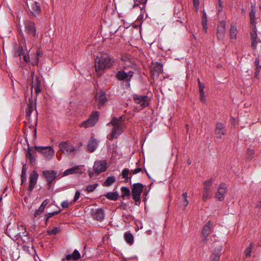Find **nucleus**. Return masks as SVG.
I'll return each mask as SVG.
<instances>
[{"instance_id":"4","label":"nucleus","mask_w":261,"mask_h":261,"mask_svg":"<svg viewBox=\"0 0 261 261\" xmlns=\"http://www.w3.org/2000/svg\"><path fill=\"white\" fill-rule=\"evenodd\" d=\"M213 227V223L210 221H208L203 226L202 230V238L200 242L202 246H204L207 243L208 237L212 232Z\"/></svg>"},{"instance_id":"25","label":"nucleus","mask_w":261,"mask_h":261,"mask_svg":"<svg viewBox=\"0 0 261 261\" xmlns=\"http://www.w3.org/2000/svg\"><path fill=\"white\" fill-rule=\"evenodd\" d=\"M105 211L102 208H97L93 212V216L95 220L102 221L105 218Z\"/></svg>"},{"instance_id":"13","label":"nucleus","mask_w":261,"mask_h":261,"mask_svg":"<svg viewBox=\"0 0 261 261\" xmlns=\"http://www.w3.org/2000/svg\"><path fill=\"white\" fill-rule=\"evenodd\" d=\"M38 178V174L34 170L29 175V185L28 187V190L29 192H31L34 188Z\"/></svg>"},{"instance_id":"39","label":"nucleus","mask_w":261,"mask_h":261,"mask_svg":"<svg viewBox=\"0 0 261 261\" xmlns=\"http://www.w3.org/2000/svg\"><path fill=\"white\" fill-rule=\"evenodd\" d=\"M221 250H219V252L215 253H213L211 256V261H219L220 256Z\"/></svg>"},{"instance_id":"43","label":"nucleus","mask_w":261,"mask_h":261,"mask_svg":"<svg viewBox=\"0 0 261 261\" xmlns=\"http://www.w3.org/2000/svg\"><path fill=\"white\" fill-rule=\"evenodd\" d=\"M72 254V256H73V260H76L81 257V254L80 252L76 249H75Z\"/></svg>"},{"instance_id":"62","label":"nucleus","mask_w":261,"mask_h":261,"mask_svg":"<svg viewBox=\"0 0 261 261\" xmlns=\"http://www.w3.org/2000/svg\"><path fill=\"white\" fill-rule=\"evenodd\" d=\"M254 64H255L256 66H258V65H259V60L258 58H256L255 60V61H254Z\"/></svg>"},{"instance_id":"14","label":"nucleus","mask_w":261,"mask_h":261,"mask_svg":"<svg viewBox=\"0 0 261 261\" xmlns=\"http://www.w3.org/2000/svg\"><path fill=\"white\" fill-rule=\"evenodd\" d=\"M93 169L94 172L97 174L105 171L107 169L106 161L105 160L95 161L93 166Z\"/></svg>"},{"instance_id":"17","label":"nucleus","mask_w":261,"mask_h":261,"mask_svg":"<svg viewBox=\"0 0 261 261\" xmlns=\"http://www.w3.org/2000/svg\"><path fill=\"white\" fill-rule=\"evenodd\" d=\"M31 13L35 16L39 15L41 12L40 5L38 2H32L29 6Z\"/></svg>"},{"instance_id":"36","label":"nucleus","mask_w":261,"mask_h":261,"mask_svg":"<svg viewBox=\"0 0 261 261\" xmlns=\"http://www.w3.org/2000/svg\"><path fill=\"white\" fill-rule=\"evenodd\" d=\"M129 172V170L127 168H125L122 172V176L123 178H125V182H127L128 179L130 180L132 177L128 178V175Z\"/></svg>"},{"instance_id":"52","label":"nucleus","mask_w":261,"mask_h":261,"mask_svg":"<svg viewBox=\"0 0 261 261\" xmlns=\"http://www.w3.org/2000/svg\"><path fill=\"white\" fill-rule=\"evenodd\" d=\"M23 56V60L26 62V63H28L30 62V58H29V56L23 54V55H22Z\"/></svg>"},{"instance_id":"45","label":"nucleus","mask_w":261,"mask_h":261,"mask_svg":"<svg viewBox=\"0 0 261 261\" xmlns=\"http://www.w3.org/2000/svg\"><path fill=\"white\" fill-rule=\"evenodd\" d=\"M80 192L79 191H76L75 192V195H74V199L73 200V201L72 202H71L70 204H73L74 203H75V201H76L79 197H80Z\"/></svg>"},{"instance_id":"19","label":"nucleus","mask_w":261,"mask_h":261,"mask_svg":"<svg viewBox=\"0 0 261 261\" xmlns=\"http://www.w3.org/2000/svg\"><path fill=\"white\" fill-rule=\"evenodd\" d=\"M95 100L97 102L98 108L100 109L107 101L105 92L100 91L95 95Z\"/></svg>"},{"instance_id":"35","label":"nucleus","mask_w":261,"mask_h":261,"mask_svg":"<svg viewBox=\"0 0 261 261\" xmlns=\"http://www.w3.org/2000/svg\"><path fill=\"white\" fill-rule=\"evenodd\" d=\"M14 230V229L11 230L10 229L9 230V233H12V235H13L14 237L19 236L20 238H21L22 239V237H24V238H26L27 239H29V238L27 236V232L25 230L24 232H23L22 234L20 232H17V233H14L13 231Z\"/></svg>"},{"instance_id":"44","label":"nucleus","mask_w":261,"mask_h":261,"mask_svg":"<svg viewBox=\"0 0 261 261\" xmlns=\"http://www.w3.org/2000/svg\"><path fill=\"white\" fill-rule=\"evenodd\" d=\"M97 186H98V184H93V185H89L88 186H87V187L86 188V190L88 192H92L96 189V188L97 187Z\"/></svg>"},{"instance_id":"7","label":"nucleus","mask_w":261,"mask_h":261,"mask_svg":"<svg viewBox=\"0 0 261 261\" xmlns=\"http://www.w3.org/2000/svg\"><path fill=\"white\" fill-rule=\"evenodd\" d=\"M133 100L135 103L140 107L144 108L149 105V97L146 95H140L134 94L133 95Z\"/></svg>"},{"instance_id":"3","label":"nucleus","mask_w":261,"mask_h":261,"mask_svg":"<svg viewBox=\"0 0 261 261\" xmlns=\"http://www.w3.org/2000/svg\"><path fill=\"white\" fill-rule=\"evenodd\" d=\"M99 119V113L97 111L93 112L89 118L79 124L80 127L85 128L90 127L95 125Z\"/></svg>"},{"instance_id":"60","label":"nucleus","mask_w":261,"mask_h":261,"mask_svg":"<svg viewBox=\"0 0 261 261\" xmlns=\"http://www.w3.org/2000/svg\"><path fill=\"white\" fill-rule=\"evenodd\" d=\"M21 173H27V168H26L25 165H23L22 168Z\"/></svg>"},{"instance_id":"22","label":"nucleus","mask_w":261,"mask_h":261,"mask_svg":"<svg viewBox=\"0 0 261 261\" xmlns=\"http://www.w3.org/2000/svg\"><path fill=\"white\" fill-rule=\"evenodd\" d=\"M83 173L81 166H75L71 168L66 170L63 172V176H67L73 174H81Z\"/></svg>"},{"instance_id":"31","label":"nucleus","mask_w":261,"mask_h":261,"mask_svg":"<svg viewBox=\"0 0 261 261\" xmlns=\"http://www.w3.org/2000/svg\"><path fill=\"white\" fill-rule=\"evenodd\" d=\"M124 239L125 241L130 245L132 244L134 242V237L133 234L129 232L125 233Z\"/></svg>"},{"instance_id":"54","label":"nucleus","mask_w":261,"mask_h":261,"mask_svg":"<svg viewBox=\"0 0 261 261\" xmlns=\"http://www.w3.org/2000/svg\"><path fill=\"white\" fill-rule=\"evenodd\" d=\"M261 66L260 65L256 66V71L255 72V75L256 77L260 72Z\"/></svg>"},{"instance_id":"16","label":"nucleus","mask_w":261,"mask_h":261,"mask_svg":"<svg viewBox=\"0 0 261 261\" xmlns=\"http://www.w3.org/2000/svg\"><path fill=\"white\" fill-rule=\"evenodd\" d=\"M253 27H252V25H250V39L251 40V46L253 49H255L257 43V34L256 25H253Z\"/></svg>"},{"instance_id":"15","label":"nucleus","mask_w":261,"mask_h":261,"mask_svg":"<svg viewBox=\"0 0 261 261\" xmlns=\"http://www.w3.org/2000/svg\"><path fill=\"white\" fill-rule=\"evenodd\" d=\"M25 32L30 36L35 37L36 35V28L34 22L26 20L24 22Z\"/></svg>"},{"instance_id":"58","label":"nucleus","mask_w":261,"mask_h":261,"mask_svg":"<svg viewBox=\"0 0 261 261\" xmlns=\"http://www.w3.org/2000/svg\"><path fill=\"white\" fill-rule=\"evenodd\" d=\"M42 213H43L42 211H39V210L38 209L37 210L35 214H34V217H37L39 215H40Z\"/></svg>"},{"instance_id":"40","label":"nucleus","mask_w":261,"mask_h":261,"mask_svg":"<svg viewBox=\"0 0 261 261\" xmlns=\"http://www.w3.org/2000/svg\"><path fill=\"white\" fill-rule=\"evenodd\" d=\"M24 54V50L22 46H19L15 52V56L17 57H20Z\"/></svg>"},{"instance_id":"42","label":"nucleus","mask_w":261,"mask_h":261,"mask_svg":"<svg viewBox=\"0 0 261 261\" xmlns=\"http://www.w3.org/2000/svg\"><path fill=\"white\" fill-rule=\"evenodd\" d=\"M134 4L133 5V7L136 6H139V5L142 4L144 5L146 4L147 0H134Z\"/></svg>"},{"instance_id":"32","label":"nucleus","mask_w":261,"mask_h":261,"mask_svg":"<svg viewBox=\"0 0 261 261\" xmlns=\"http://www.w3.org/2000/svg\"><path fill=\"white\" fill-rule=\"evenodd\" d=\"M121 197L124 199L125 197H129L130 195V192L129 188L126 187L121 188Z\"/></svg>"},{"instance_id":"1","label":"nucleus","mask_w":261,"mask_h":261,"mask_svg":"<svg viewBox=\"0 0 261 261\" xmlns=\"http://www.w3.org/2000/svg\"><path fill=\"white\" fill-rule=\"evenodd\" d=\"M114 60L108 55H102L95 59V68L98 76H100L102 71L112 66Z\"/></svg>"},{"instance_id":"10","label":"nucleus","mask_w":261,"mask_h":261,"mask_svg":"<svg viewBox=\"0 0 261 261\" xmlns=\"http://www.w3.org/2000/svg\"><path fill=\"white\" fill-rule=\"evenodd\" d=\"M59 147L60 150L64 153H70L77 150L76 147L66 141L61 142L59 145Z\"/></svg>"},{"instance_id":"48","label":"nucleus","mask_w":261,"mask_h":261,"mask_svg":"<svg viewBox=\"0 0 261 261\" xmlns=\"http://www.w3.org/2000/svg\"><path fill=\"white\" fill-rule=\"evenodd\" d=\"M193 6L195 8L196 11H198L199 5V0H193Z\"/></svg>"},{"instance_id":"9","label":"nucleus","mask_w":261,"mask_h":261,"mask_svg":"<svg viewBox=\"0 0 261 261\" xmlns=\"http://www.w3.org/2000/svg\"><path fill=\"white\" fill-rule=\"evenodd\" d=\"M43 175L47 180L48 189H50L53 181L58 176L57 172L54 170H45L43 172Z\"/></svg>"},{"instance_id":"37","label":"nucleus","mask_w":261,"mask_h":261,"mask_svg":"<svg viewBox=\"0 0 261 261\" xmlns=\"http://www.w3.org/2000/svg\"><path fill=\"white\" fill-rule=\"evenodd\" d=\"M212 191H203L202 200L204 201H207L212 196Z\"/></svg>"},{"instance_id":"11","label":"nucleus","mask_w":261,"mask_h":261,"mask_svg":"<svg viewBox=\"0 0 261 261\" xmlns=\"http://www.w3.org/2000/svg\"><path fill=\"white\" fill-rule=\"evenodd\" d=\"M41 82L40 79L37 76H33L32 79V84L31 87V94L33 93V89H34L36 97H37V95L41 92Z\"/></svg>"},{"instance_id":"50","label":"nucleus","mask_w":261,"mask_h":261,"mask_svg":"<svg viewBox=\"0 0 261 261\" xmlns=\"http://www.w3.org/2000/svg\"><path fill=\"white\" fill-rule=\"evenodd\" d=\"M69 203L67 201H64L61 203V206L64 208H68L69 206Z\"/></svg>"},{"instance_id":"29","label":"nucleus","mask_w":261,"mask_h":261,"mask_svg":"<svg viewBox=\"0 0 261 261\" xmlns=\"http://www.w3.org/2000/svg\"><path fill=\"white\" fill-rule=\"evenodd\" d=\"M105 196L109 200L116 201L117 200L119 195L117 192H108L105 195Z\"/></svg>"},{"instance_id":"38","label":"nucleus","mask_w":261,"mask_h":261,"mask_svg":"<svg viewBox=\"0 0 261 261\" xmlns=\"http://www.w3.org/2000/svg\"><path fill=\"white\" fill-rule=\"evenodd\" d=\"M252 247H253V244L251 243L249 244V245L245 249V250L244 251V253H245V256L246 257H249L251 255V252L252 251Z\"/></svg>"},{"instance_id":"27","label":"nucleus","mask_w":261,"mask_h":261,"mask_svg":"<svg viewBox=\"0 0 261 261\" xmlns=\"http://www.w3.org/2000/svg\"><path fill=\"white\" fill-rule=\"evenodd\" d=\"M238 33L237 25L235 24H231L229 30L230 39L236 40L237 38Z\"/></svg>"},{"instance_id":"30","label":"nucleus","mask_w":261,"mask_h":261,"mask_svg":"<svg viewBox=\"0 0 261 261\" xmlns=\"http://www.w3.org/2000/svg\"><path fill=\"white\" fill-rule=\"evenodd\" d=\"M255 9L254 7L251 8V11L249 14L250 18V25H252V27H253V25H255Z\"/></svg>"},{"instance_id":"56","label":"nucleus","mask_w":261,"mask_h":261,"mask_svg":"<svg viewBox=\"0 0 261 261\" xmlns=\"http://www.w3.org/2000/svg\"><path fill=\"white\" fill-rule=\"evenodd\" d=\"M199 92L200 93H202V94H203L204 92V84H202L201 85H200L199 86Z\"/></svg>"},{"instance_id":"64","label":"nucleus","mask_w":261,"mask_h":261,"mask_svg":"<svg viewBox=\"0 0 261 261\" xmlns=\"http://www.w3.org/2000/svg\"><path fill=\"white\" fill-rule=\"evenodd\" d=\"M38 58H37V59L35 60V61L32 63V64L33 65H36L38 64Z\"/></svg>"},{"instance_id":"12","label":"nucleus","mask_w":261,"mask_h":261,"mask_svg":"<svg viewBox=\"0 0 261 261\" xmlns=\"http://www.w3.org/2000/svg\"><path fill=\"white\" fill-rule=\"evenodd\" d=\"M226 30V21L222 20L217 25V37L219 40H221L223 39L225 35Z\"/></svg>"},{"instance_id":"20","label":"nucleus","mask_w":261,"mask_h":261,"mask_svg":"<svg viewBox=\"0 0 261 261\" xmlns=\"http://www.w3.org/2000/svg\"><path fill=\"white\" fill-rule=\"evenodd\" d=\"M150 69L152 75L159 76L160 73L163 72V64L157 62L152 63Z\"/></svg>"},{"instance_id":"5","label":"nucleus","mask_w":261,"mask_h":261,"mask_svg":"<svg viewBox=\"0 0 261 261\" xmlns=\"http://www.w3.org/2000/svg\"><path fill=\"white\" fill-rule=\"evenodd\" d=\"M144 187V186L140 183L134 184L133 185L132 189V197L136 202V204H138L137 202L139 203L140 202V196L143 190Z\"/></svg>"},{"instance_id":"49","label":"nucleus","mask_w":261,"mask_h":261,"mask_svg":"<svg viewBox=\"0 0 261 261\" xmlns=\"http://www.w3.org/2000/svg\"><path fill=\"white\" fill-rule=\"evenodd\" d=\"M207 22V16L205 12H204L202 17V24H206Z\"/></svg>"},{"instance_id":"57","label":"nucleus","mask_w":261,"mask_h":261,"mask_svg":"<svg viewBox=\"0 0 261 261\" xmlns=\"http://www.w3.org/2000/svg\"><path fill=\"white\" fill-rule=\"evenodd\" d=\"M66 259L67 260H73V256H72V254L67 255L66 256Z\"/></svg>"},{"instance_id":"18","label":"nucleus","mask_w":261,"mask_h":261,"mask_svg":"<svg viewBox=\"0 0 261 261\" xmlns=\"http://www.w3.org/2000/svg\"><path fill=\"white\" fill-rule=\"evenodd\" d=\"M227 193V187L225 184H222L218 188V191L215 194V198L219 201H223Z\"/></svg>"},{"instance_id":"53","label":"nucleus","mask_w":261,"mask_h":261,"mask_svg":"<svg viewBox=\"0 0 261 261\" xmlns=\"http://www.w3.org/2000/svg\"><path fill=\"white\" fill-rule=\"evenodd\" d=\"M32 111V107L31 106H29L28 110H26V113H27V115L28 116H29L31 115Z\"/></svg>"},{"instance_id":"8","label":"nucleus","mask_w":261,"mask_h":261,"mask_svg":"<svg viewBox=\"0 0 261 261\" xmlns=\"http://www.w3.org/2000/svg\"><path fill=\"white\" fill-rule=\"evenodd\" d=\"M133 74L134 72L132 71L126 72L124 70H121L117 72L116 75L118 80L129 83Z\"/></svg>"},{"instance_id":"6","label":"nucleus","mask_w":261,"mask_h":261,"mask_svg":"<svg viewBox=\"0 0 261 261\" xmlns=\"http://www.w3.org/2000/svg\"><path fill=\"white\" fill-rule=\"evenodd\" d=\"M37 151L41 153L47 161L50 160L54 155V151L50 146L42 147L36 146Z\"/></svg>"},{"instance_id":"24","label":"nucleus","mask_w":261,"mask_h":261,"mask_svg":"<svg viewBox=\"0 0 261 261\" xmlns=\"http://www.w3.org/2000/svg\"><path fill=\"white\" fill-rule=\"evenodd\" d=\"M98 145V141L91 137L87 144V150L90 152H93L97 148Z\"/></svg>"},{"instance_id":"47","label":"nucleus","mask_w":261,"mask_h":261,"mask_svg":"<svg viewBox=\"0 0 261 261\" xmlns=\"http://www.w3.org/2000/svg\"><path fill=\"white\" fill-rule=\"evenodd\" d=\"M27 181V173H21V185H22Z\"/></svg>"},{"instance_id":"2","label":"nucleus","mask_w":261,"mask_h":261,"mask_svg":"<svg viewBox=\"0 0 261 261\" xmlns=\"http://www.w3.org/2000/svg\"><path fill=\"white\" fill-rule=\"evenodd\" d=\"M124 117L121 116L118 118L113 117L108 124H111L113 127L111 133L108 136V139L112 141L117 138L123 131L125 126L124 124Z\"/></svg>"},{"instance_id":"59","label":"nucleus","mask_w":261,"mask_h":261,"mask_svg":"<svg viewBox=\"0 0 261 261\" xmlns=\"http://www.w3.org/2000/svg\"><path fill=\"white\" fill-rule=\"evenodd\" d=\"M200 96L201 100L202 101H204L205 100V97H204V92H203L202 94V93H200Z\"/></svg>"},{"instance_id":"34","label":"nucleus","mask_w":261,"mask_h":261,"mask_svg":"<svg viewBox=\"0 0 261 261\" xmlns=\"http://www.w3.org/2000/svg\"><path fill=\"white\" fill-rule=\"evenodd\" d=\"M116 180V178L114 176H109L107 177L106 181L104 182L103 185L106 187H109L112 184L115 182Z\"/></svg>"},{"instance_id":"55","label":"nucleus","mask_w":261,"mask_h":261,"mask_svg":"<svg viewBox=\"0 0 261 261\" xmlns=\"http://www.w3.org/2000/svg\"><path fill=\"white\" fill-rule=\"evenodd\" d=\"M49 202V200L48 199H45L44 200L42 203H41V205L44 208H45V207L46 206V205L48 204Z\"/></svg>"},{"instance_id":"46","label":"nucleus","mask_w":261,"mask_h":261,"mask_svg":"<svg viewBox=\"0 0 261 261\" xmlns=\"http://www.w3.org/2000/svg\"><path fill=\"white\" fill-rule=\"evenodd\" d=\"M217 9L219 13L223 10V5L221 0H218V5L217 6Z\"/></svg>"},{"instance_id":"61","label":"nucleus","mask_w":261,"mask_h":261,"mask_svg":"<svg viewBox=\"0 0 261 261\" xmlns=\"http://www.w3.org/2000/svg\"><path fill=\"white\" fill-rule=\"evenodd\" d=\"M202 25H203V30L205 32H206L207 29V23H206L205 24H202Z\"/></svg>"},{"instance_id":"41","label":"nucleus","mask_w":261,"mask_h":261,"mask_svg":"<svg viewBox=\"0 0 261 261\" xmlns=\"http://www.w3.org/2000/svg\"><path fill=\"white\" fill-rule=\"evenodd\" d=\"M60 231L59 227H55L50 230L48 231V234L49 235H54L58 233Z\"/></svg>"},{"instance_id":"28","label":"nucleus","mask_w":261,"mask_h":261,"mask_svg":"<svg viewBox=\"0 0 261 261\" xmlns=\"http://www.w3.org/2000/svg\"><path fill=\"white\" fill-rule=\"evenodd\" d=\"M213 179L210 178L208 180H206L203 182V191H212L211 187L213 184Z\"/></svg>"},{"instance_id":"51","label":"nucleus","mask_w":261,"mask_h":261,"mask_svg":"<svg viewBox=\"0 0 261 261\" xmlns=\"http://www.w3.org/2000/svg\"><path fill=\"white\" fill-rule=\"evenodd\" d=\"M141 171H142L141 168L138 167L134 170H132L131 172L133 173L134 174H137L138 173L141 172Z\"/></svg>"},{"instance_id":"26","label":"nucleus","mask_w":261,"mask_h":261,"mask_svg":"<svg viewBox=\"0 0 261 261\" xmlns=\"http://www.w3.org/2000/svg\"><path fill=\"white\" fill-rule=\"evenodd\" d=\"M187 198L188 195L186 192L184 193L179 198L180 206L183 207L184 209L186 208L189 204V201L187 199Z\"/></svg>"},{"instance_id":"23","label":"nucleus","mask_w":261,"mask_h":261,"mask_svg":"<svg viewBox=\"0 0 261 261\" xmlns=\"http://www.w3.org/2000/svg\"><path fill=\"white\" fill-rule=\"evenodd\" d=\"M36 146L35 147V149L32 147H29L28 148V150L25 153V156L27 159L30 160V162L31 164L34 163L36 161V159L35 158V154L36 153Z\"/></svg>"},{"instance_id":"21","label":"nucleus","mask_w":261,"mask_h":261,"mask_svg":"<svg viewBox=\"0 0 261 261\" xmlns=\"http://www.w3.org/2000/svg\"><path fill=\"white\" fill-rule=\"evenodd\" d=\"M215 134L216 137L220 139H221L223 136L226 135V129L223 124L222 123H216Z\"/></svg>"},{"instance_id":"63","label":"nucleus","mask_w":261,"mask_h":261,"mask_svg":"<svg viewBox=\"0 0 261 261\" xmlns=\"http://www.w3.org/2000/svg\"><path fill=\"white\" fill-rule=\"evenodd\" d=\"M46 216H47L48 218H50L54 216V214H53L52 213H50L46 214Z\"/></svg>"},{"instance_id":"33","label":"nucleus","mask_w":261,"mask_h":261,"mask_svg":"<svg viewBox=\"0 0 261 261\" xmlns=\"http://www.w3.org/2000/svg\"><path fill=\"white\" fill-rule=\"evenodd\" d=\"M254 151L251 148H248L245 154L246 159L251 161L254 158Z\"/></svg>"}]
</instances>
